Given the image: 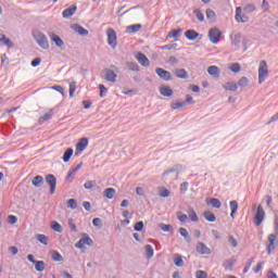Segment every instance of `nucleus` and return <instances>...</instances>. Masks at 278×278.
<instances>
[{
    "label": "nucleus",
    "mask_w": 278,
    "mask_h": 278,
    "mask_svg": "<svg viewBox=\"0 0 278 278\" xmlns=\"http://www.w3.org/2000/svg\"><path fill=\"white\" fill-rule=\"evenodd\" d=\"M33 38L37 42L38 47H40L43 50L49 49V40L47 38V35H45L42 31L34 30Z\"/></svg>",
    "instance_id": "1"
},
{
    "label": "nucleus",
    "mask_w": 278,
    "mask_h": 278,
    "mask_svg": "<svg viewBox=\"0 0 278 278\" xmlns=\"http://www.w3.org/2000/svg\"><path fill=\"white\" fill-rule=\"evenodd\" d=\"M268 77V66L266 61L258 64V84H264Z\"/></svg>",
    "instance_id": "2"
},
{
    "label": "nucleus",
    "mask_w": 278,
    "mask_h": 278,
    "mask_svg": "<svg viewBox=\"0 0 278 278\" xmlns=\"http://www.w3.org/2000/svg\"><path fill=\"white\" fill-rule=\"evenodd\" d=\"M207 37H210V40L213 45H216L220 41L222 31L217 29L216 27L211 28L210 33L207 34Z\"/></svg>",
    "instance_id": "3"
},
{
    "label": "nucleus",
    "mask_w": 278,
    "mask_h": 278,
    "mask_svg": "<svg viewBox=\"0 0 278 278\" xmlns=\"http://www.w3.org/2000/svg\"><path fill=\"white\" fill-rule=\"evenodd\" d=\"M264 219H265L264 207L258 205L256 213H255V218H254V223H255L256 227H260L261 224L264 222Z\"/></svg>",
    "instance_id": "4"
},
{
    "label": "nucleus",
    "mask_w": 278,
    "mask_h": 278,
    "mask_svg": "<svg viewBox=\"0 0 278 278\" xmlns=\"http://www.w3.org/2000/svg\"><path fill=\"white\" fill-rule=\"evenodd\" d=\"M268 245H267V254L270 255L273 251L276 250V247L278 245L277 236L270 235L267 238Z\"/></svg>",
    "instance_id": "5"
},
{
    "label": "nucleus",
    "mask_w": 278,
    "mask_h": 278,
    "mask_svg": "<svg viewBox=\"0 0 278 278\" xmlns=\"http://www.w3.org/2000/svg\"><path fill=\"white\" fill-rule=\"evenodd\" d=\"M106 37H108L109 46L112 47V49H115L117 45L115 30L112 28L106 29Z\"/></svg>",
    "instance_id": "6"
},
{
    "label": "nucleus",
    "mask_w": 278,
    "mask_h": 278,
    "mask_svg": "<svg viewBox=\"0 0 278 278\" xmlns=\"http://www.w3.org/2000/svg\"><path fill=\"white\" fill-rule=\"evenodd\" d=\"M46 184L50 186V194L56 191V177L54 175H46Z\"/></svg>",
    "instance_id": "7"
},
{
    "label": "nucleus",
    "mask_w": 278,
    "mask_h": 278,
    "mask_svg": "<svg viewBox=\"0 0 278 278\" xmlns=\"http://www.w3.org/2000/svg\"><path fill=\"white\" fill-rule=\"evenodd\" d=\"M103 73H104V79H105L106 81H109V83H111V84H115V83H116V78H117L118 76L116 75V73H115L114 71H112V70H110V68H105V70L103 71Z\"/></svg>",
    "instance_id": "8"
},
{
    "label": "nucleus",
    "mask_w": 278,
    "mask_h": 278,
    "mask_svg": "<svg viewBox=\"0 0 278 278\" xmlns=\"http://www.w3.org/2000/svg\"><path fill=\"white\" fill-rule=\"evenodd\" d=\"M182 170V166L180 164H177L170 167V169L165 170V173H163V177H167L169 176V174H176V179H178V174H181Z\"/></svg>",
    "instance_id": "9"
},
{
    "label": "nucleus",
    "mask_w": 278,
    "mask_h": 278,
    "mask_svg": "<svg viewBox=\"0 0 278 278\" xmlns=\"http://www.w3.org/2000/svg\"><path fill=\"white\" fill-rule=\"evenodd\" d=\"M88 147V139L81 138L78 143L76 144V152L75 155H80L83 151H85Z\"/></svg>",
    "instance_id": "10"
},
{
    "label": "nucleus",
    "mask_w": 278,
    "mask_h": 278,
    "mask_svg": "<svg viewBox=\"0 0 278 278\" xmlns=\"http://www.w3.org/2000/svg\"><path fill=\"white\" fill-rule=\"evenodd\" d=\"M155 73H156V75L160 76V78H161L162 80H164V81H170V80H172V74H170V72H167V71H165V70H163V68H161V67H157V68L155 70Z\"/></svg>",
    "instance_id": "11"
},
{
    "label": "nucleus",
    "mask_w": 278,
    "mask_h": 278,
    "mask_svg": "<svg viewBox=\"0 0 278 278\" xmlns=\"http://www.w3.org/2000/svg\"><path fill=\"white\" fill-rule=\"evenodd\" d=\"M195 251L200 255H211V249L207 245H205L203 242L197 243Z\"/></svg>",
    "instance_id": "12"
},
{
    "label": "nucleus",
    "mask_w": 278,
    "mask_h": 278,
    "mask_svg": "<svg viewBox=\"0 0 278 278\" xmlns=\"http://www.w3.org/2000/svg\"><path fill=\"white\" fill-rule=\"evenodd\" d=\"M236 22L245 24L249 22L248 16H242V8H236V16H235Z\"/></svg>",
    "instance_id": "13"
},
{
    "label": "nucleus",
    "mask_w": 278,
    "mask_h": 278,
    "mask_svg": "<svg viewBox=\"0 0 278 278\" xmlns=\"http://www.w3.org/2000/svg\"><path fill=\"white\" fill-rule=\"evenodd\" d=\"M136 59L140 65H142L143 67H149V58H147V55H144L142 52H138Z\"/></svg>",
    "instance_id": "14"
},
{
    "label": "nucleus",
    "mask_w": 278,
    "mask_h": 278,
    "mask_svg": "<svg viewBox=\"0 0 278 278\" xmlns=\"http://www.w3.org/2000/svg\"><path fill=\"white\" fill-rule=\"evenodd\" d=\"M207 74H210L213 78L218 79L220 76V70L218 66H210L207 67Z\"/></svg>",
    "instance_id": "15"
},
{
    "label": "nucleus",
    "mask_w": 278,
    "mask_h": 278,
    "mask_svg": "<svg viewBox=\"0 0 278 278\" xmlns=\"http://www.w3.org/2000/svg\"><path fill=\"white\" fill-rule=\"evenodd\" d=\"M77 11V7L76 5H72L67 9L64 10V12H62V17L64 18H70L71 16H73Z\"/></svg>",
    "instance_id": "16"
},
{
    "label": "nucleus",
    "mask_w": 278,
    "mask_h": 278,
    "mask_svg": "<svg viewBox=\"0 0 278 278\" xmlns=\"http://www.w3.org/2000/svg\"><path fill=\"white\" fill-rule=\"evenodd\" d=\"M199 33L197 30H193V29H189L187 31H185V37L188 38V40L190 41H194L199 38Z\"/></svg>",
    "instance_id": "17"
},
{
    "label": "nucleus",
    "mask_w": 278,
    "mask_h": 278,
    "mask_svg": "<svg viewBox=\"0 0 278 278\" xmlns=\"http://www.w3.org/2000/svg\"><path fill=\"white\" fill-rule=\"evenodd\" d=\"M141 29H142V25L141 24H135V25L126 27V34H137Z\"/></svg>",
    "instance_id": "18"
},
{
    "label": "nucleus",
    "mask_w": 278,
    "mask_h": 278,
    "mask_svg": "<svg viewBox=\"0 0 278 278\" xmlns=\"http://www.w3.org/2000/svg\"><path fill=\"white\" fill-rule=\"evenodd\" d=\"M50 40L55 43V47L62 48L64 47V41L62 38L59 37V35L52 34L50 35Z\"/></svg>",
    "instance_id": "19"
},
{
    "label": "nucleus",
    "mask_w": 278,
    "mask_h": 278,
    "mask_svg": "<svg viewBox=\"0 0 278 278\" xmlns=\"http://www.w3.org/2000/svg\"><path fill=\"white\" fill-rule=\"evenodd\" d=\"M225 91L236 92L238 90V85L233 81H228L227 84L223 85Z\"/></svg>",
    "instance_id": "20"
},
{
    "label": "nucleus",
    "mask_w": 278,
    "mask_h": 278,
    "mask_svg": "<svg viewBox=\"0 0 278 278\" xmlns=\"http://www.w3.org/2000/svg\"><path fill=\"white\" fill-rule=\"evenodd\" d=\"M229 207H230V217H232V219H236V214L238 211V202L237 201H230L229 202Z\"/></svg>",
    "instance_id": "21"
},
{
    "label": "nucleus",
    "mask_w": 278,
    "mask_h": 278,
    "mask_svg": "<svg viewBox=\"0 0 278 278\" xmlns=\"http://www.w3.org/2000/svg\"><path fill=\"white\" fill-rule=\"evenodd\" d=\"M206 205H211L213 208L219 210L222 207V202L219 199L211 198L210 201L206 202Z\"/></svg>",
    "instance_id": "22"
},
{
    "label": "nucleus",
    "mask_w": 278,
    "mask_h": 278,
    "mask_svg": "<svg viewBox=\"0 0 278 278\" xmlns=\"http://www.w3.org/2000/svg\"><path fill=\"white\" fill-rule=\"evenodd\" d=\"M31 184L36 188H42V185H43L42 176L41 175H37L36 177H34Z\"/></svg>",
    "instance_id": "23"
},
{
    "label": "nucleus",
    "mask_w": 278,
    "mask_h": 278,
    "mask_svg": "<svg viewBox=\"0 0 278 278\" xmlns=\"http://www.w3.org/2000/svg\"><path fill=\"white\" fill-rule=\"evenodd\" d=\"M0 43L9 48L14 47L13 42L7 37V35H3V34H0Z\"/></svg>",
    "instance_id": "24"
},
{
    "label": "nucleus",
    "mask_w": 278,
    "mask_h": 278,
    "mask_svg": "<svg viewBox=\"0 0 278 278\" xmlns=\"http://www.w3.org/2000/svg\"><path fill=\"white\" fill-rule=\"evenodd\" d=\"M160 92L162 97H172L173 90L168 86H161Z\"/></svg>",
    "instance_id": "25"
},
{
    "label": "nucleus",
    "mask_w": 278,
    "mask_h": 278,
    "mask_svg": "<svg viewBox=\"0 0 278 278\" xmlns=\"http://www.w3.org/2000/svg\"><path fill=\"white\" fill-rule=\"evenodd\" d=\"M73 155H74V149L67 148L66 151L64 152V156H62V160L64 161V163H68Z\"/></svg>",
    "instance_id": "26"
},
{
    "label": "nucleus",
    "mask_w": 278,
    "mask_h": 278,
    "mask_svg": "<svg viewBox=\"0 0 278 278\" xmlns=\"http://www.w3.org/2000/svg\"><path fill=\"white\" fill-rule=\"evenodd\" d=\"M174 75H176L178 79H188V73L182 68L174 71Z\"/></svg>",
    "instance_id": "27"
},
{
    "label": "nucleus",
    "mask_w": 278,
    "mask_h": 278,
    "mask_svg": "<svg viewBox=\"0 0 278 278\" xmlns=\"http://www.w3.org/2000/svg\"><path fill=\"white\" fill-rule=\"evenodd\" d=\"M73 30H75L78 35L83 37H86L88 35V30L80 25L73 26Z\"/></svg>",
    "instance_id": "28"
},
{
    "label": "nucleus",
    "mask_w": 278,
    "mask_h": 278,
    "mask_svg": "<svg viewBox=\"0 0 278 278\" xmlns=\"http://www.w3.org/2000/svg\"><path fill=\"white\" fill-rule=\"evenodd\" d=\"M116 194L115 189L113 188H109V189H104L103 195L109 199V200H113L114 197Z\"/></svg>",
    "instance_id": "29"
},
{
    "label": "nucleus",
    "mask_w": 278,
    "mask_h": 278,
    "mask_svg": "<svg viewBox=\"0 0 278 278\" xmlns=\"http://www.w3.org/2000/svg\"><path fill=\"white\" fill-rule=\"evenodd\" d=\"M52 116H53L52 111L45 113V115L39 117V119H38L39 125H42L43 123H46L49 119H52Z\"/></svg>",
    "instance_id": "30"
},
{
    "label": "nucleus",
    "mask_w": 278,
    "mask_h": 278,
    "mask_svg": "<svg viewBox=\"0 0 278 278\" xmlns=\"http://www.w3.org/2000/svg\"><path fill=\"white\" fill-rule=\"evenodd\" d=\"M178 232L187 242H191V236H189L188 230L186 228L180 227L178 229Z\"/></svg>",
    "instance_id": "31"
},
{
    "label": "nucleus",
    "mask_w": 278,
    "mask_h": 278,
    "mask_svg": "<svg viewBox=\"0 0 278 278\" xmlns=\"http://www.w3.org/2000/svg\"><path fill=\"white\" fill-rule=\"evenodd\" d=\"M144 251H146V257H148V260H150V258L153 257V255H154V250H153L152 245L146 244Z\"/></svg>",
    "instance_id": "32"
},
{
    "label": "nucleus",
    "mask_w": 278,
    "mask_h": 278,
    "mask_svg": "<svg viewBox=\"0 0 278 278\" xmlns=\"http://www.w3.org/2000/svg\"><path fill=\"white\" fill-rule=\"evenodd\" d=\"M33 264L35 265V268L38 273H42L46 269V263L43 261H37Z\"/></svg>",
    "instance_id": "33"
},
{
    "label": "nucleus",
    "mask_w": 278,
    "mask_h": 278,
    "mask_svg": "<svg viewBox=\"0 0 278 278\" xmlns=\"http://www.w3.org/2000/svg\"><path fill=\"white\" fill-rule=\"evenodd\" d=\"M204 217L207 222L210 223H215L216 222V217H215V214L212 213L211 211H205L204 212Z\"/></svg>",
    "instance_id": "34"
},
{
    "label": "nucleus",
    "mask_w": 278,
    "mask_h": 278,
    "mask_svg": "<svg viewBox=\"0 0 278 278\" xmlns=\"http://www.w3.org/2000/svg\"><path fill=\"white\" fill-rule=\"evenodd\" d=\"M206 20L214 23L216 21V13L211 9H206Z\"/></svg>",
    "instance_id": "35"
},
{
    "label": "nucleus",
    "mask_w": 278,
    "mask_h": 278,
    "mask_svg": "<svg viewBox=\"0 0 278 278\" xmlns=\"http://www.w3.org/2000/svg\"><path fill=\"white\" fill-rule=\"evenodd\" d=\"M188 215H189L191 222H193V223L199 222V217L197 215V212L193 208H189Z\"/></svg>",
    "instance_id": "36"
},
{
    "label": "nucleus",
    "mask_w": 278,
    "mask_h": 278,
    "mask_svg": "<svg viewBox=\"0 0 278 278\" xmlns=\"http://www.w3.org/2000/svg\"><path fill=\"white\" fill-rule=\"evenodd\" d=\"M127 66H128V71H131L134 73L140 72V66L136 62H129Z\"/></svg>",
    "instance_id": "37"
},
{
    "label": "nucleus",
    "mask_w": 278,
    "mask_h": 278,
    "mask_svg": "<svg viewBox=\"0 0 278 278\" xmlns=\"http://www.w3.org/2000/svg\"><path fill=\"white\" fill-rule=\"evenodd\" d=\"M237 86H239L241 89L248 88V86H249L248 77H245V76L241 77L240 80L238 81Z\"/></svg>",
    "instance_id": "38"
},
{
    "label": "nucleus",
    "mask_w": 278,
    "mask_h": 278,
    "mask_svg": "<svg viewBox=\"0 0 278 278\" xmlns=\"http://www.w3.org/2000/svg\"><path fill=\"white\" fill-rule=\"evenodd\" d=\"M193 14L195 15L197 21H199L200 23L204 22V14L200 11V9H195L193 11Z\"/></svg>",
    "instance_id": "39"
},
{
    "label": "nucleus",
    "mask_w": 278,
    "mask_h": 278,
    "mask_svg": "<svg viewBox=\"0 0 278 278\" xmlns=\"http://www.w3.org/2000/svg\"><path fill=\"white\" fill-rule=\"evenodd\" d=\"M80 241H84V244L87 247L93 245V240L90 237H88V235H84Z\"/></svg>",
    "instance_id": "40"
},
{
    "label": "nucleus",
    "mask_w": 278,
    "mask_h": 278,
    "mask_svg": "<svg viewBox=\"0 0 278 278\" xmlns=\"http://www.w3.org/2000/svg\"><path fill=\"white\" fill-rule=\"evenodd\" d=\"M96 187H97V181L94 180H88L87 182L84 184V188L87 190H92Z\"/></svg>",
    "instance_id": "41"
},
{
    "label": "nucleus",
    "mask_w": 278,
    "mask_h": 278,
    "mask_svg": "<svg viewBox=\"0 0 278 278\" xmlns=\"http://www.w3.org/2000/svg\"><path fill=\"white\" fill-rule=\"evenodd\" d=\"M38 242H41L43 245H48V237L46 235H36Z\"/></svg>",
    "instance_id": "42"
},
{
    "label": "nucleus",
    "mask_w": 278,
    "mask_h": 278,
    "mask_svg": "<svg viewBox=\"0 0 278 278\" xmlns=\"http://www.w3.org/2000/svg\"><path fill=\"white\" fill-rule=\"evenodd\" d=\"M66 207L70 210H76L77 208V202L75 199L67 200Z\"/></svg>",
    "instance_id": "43"
},
{
    "label": "nucleus",
    "mask_w": 278,
    "mask_h": 278,
    "mask_svg": "<svg viewBox=\"0 0 278 278\" xmlns=\"http://www.w3.org/2000/svg\"><path fill=\"white\" fill-rule=\"evenodd\" d=\"M174 264L181 268L184 266V261H182V257L180 255H176V257H174Z\"/></svg>",
    "instance_id": "44"
},
{
    "label": "nucleus",
    "mask_w": 278,
    "mask_h": 278,
    "mask_svg": "<svg viewBox=\"0 0 278 278\" xmlns=\"http://www.w3.org/2000/svg\"><path fill=\"white\" fill-rule=\"evenodd\" d=\"M52 229H53L56 233H62V232H63L62 225L59 224L58 222H53V223H52Z\"/></svg>",
    "instance_id": "45"
},
{
    "label": "nucleus",
    "mask_w": 278,
    "mask_h": 278,
    "mask_svg": "<svg viewBox=\"0 0 278 278\" xmlns=\"http://www.w3.org/2000/svg\"><path fill=\"white\" fill-rule=\"evenodd\" d=\"M52 260H53L54 262H62V261H63V256H62V254H60L59 252L54 251V252L52 253Z\"/></svg>",
    "instance_id": "46"
},
{
    "label": "nucleus",
    "mask_w": 278,
    "mask_h": 278,
    "mask_svg": "<svg viewBox=\"0 0 278 278\" xmlns=\"http://www.w3.org/2000/svg\"><path fill=\"white\" fill-rule=\"evenodd\" d=\"M176 48H177V43H168V45L160 47L161 50H168V51L176 49Z\"/></svg>",
    "instance_id": "47"
},
{
    "label": "nucleus",
    "mask_w": 278,
    "mask_h": 278,
    "mask_svg": "<svg viewBox=\"0 0 278 278\" xmlns=\"http://www.w3.org/2000/svg\"><path fill=\"white\" fill-rule=\"evenodd\" d=\"M186 105H187L186 102H174V103H172V109L173 110H178V109H181V108H184Z\"/></svg>",
    "instance_id": "48"
},
{
    "label": "nucleus",
    "mask_w": 278,
    "mask_h": 278,
    "mask_svg": "<svg viewBox=\"0 0 278 278\" xmlns=\"http://www.w3.org/2000/svg\"><path fill=\"white\" fill-rule=\"evenodd\" d=\"M232 73L238 74L240 72V64L239 63H232L229 67Z\"/></svg>",
    "instance_id": "49"
},
{
    "label": "nucleus",
    "mask_w": 278,
    "mask_h": 278,
    "mask_svg": "<svg viewBox=\"0 0 278 278\" xmlns=\"http://www.w3.org/2000/svg\"><path fill=\"white\" fill-rule=\"evenodd\" d=\"M254 11H256V8L253 3L247 4L244 8L245 13H253Z\"/></svg>",
    "instance_id": "50"
},
{
    "label": "nucleus",
    "mask_w": 278,
    "mask_h": 278,
    "mask_svg": "<svg viewBox=\"0 0 278 278\" xmlns=\"http://www.w3.org/2000/svg\"><path fill=\"white\" fill-rule=\"evenodd\" d=\"M180 33H181L180 29H178V30H176V29L170 30V33H168V35H167V38H178Z\"/></svg>",
    "instance_id": "51"
},
{
    "label": "nucleus",
    "mask_w": 278,
    "mask_h": 278,
    "mask_svg": "<svg viewBox=\"0 0 278 278\" xmlns=\"http://www.w3.org/2000/svg\"><path fill=\"white\" fill-rule=\"evenodd\" d=\"M76 91V81H72L70 84V97L73 98L74 97V93Z\"/></svg>",
    "instance_id": "52"
},
{
    "label": "nucleus",
    "mask_w": 278,
    "mask_h": 278,
    "mask_svg": "<svg viewBox=\"0 0 278 278\" xmlns=\"http://www.w3.org/2000/svg\"><path fill=\"white\" fill-rule=\"evenodd\" d=\"M160 228L163 232H169L172 230V225H165L164 223H161Z\"/></svg>",
    "instance_id": "53"
},
{
    "label": "nucleus",
    "mask_w": 278,
    "mask_h": 278,
    "mask_svg": "<svg viewBox=\"0 0 278 278\" xmlns=\"http://www.w3.org/2000/svg\"><path fill=\"white\" fill-rule=\"evenodd\" d=\"M160 197L161 198H169L170 197V191L168 189H161L160 190Z\"/></svg>",
    "instance_id": "54"
},
{
    "label": "nucleus",
    "mask_w": 278,
    "mask_h": 278,
    "mask_svg": "<svg viewBox=\"0 0 278 278\" xmlns=\"http://www.w3.org/2000/svg\"><path fill=\"white\" fill-rule=\"evenodd\" d=\"M67 225L70 226V228H71V230H72L73 232H76V231H77L76 225H75V222H74L73 218L67 219Z\"/></svg>",
    "instance_id": "55"
},
{
    "label": "nucleus",
    "mask_w": 278,
    "mask_h": 278,
    "mask_svg": "<svg viewBox=\"0 0 278 278\" xmlns=\"http://www.w3.org/2000/svg\"><path fill=\"white\" fill-rule=\"evenodd\" d=\"M135 231L141 232L143 230V222L140 220L134 226Z\"/></svg>",
    "instance_id": "56"
},
{
    "label": "nucleus",
    "mask_w": 278,
    "mask_h": 278,
    "mask_svg": "<svg viewBox=\"0 0 278 278\" xmlns=\"http://www.w3.org/2000/svg\"><path fill=\"white\" fill-rule=\"evenodd\" d=\"M195 278H207V273L205 270H197Z\"/></svg>",
    "instance_id": "57"
},
{
    "label": "nucleus",
    "mask_w": 278,
    "mask_h": 278,
    "mask_svg": "<svg viewBox=\"0 0 278 278\" xmlns=\"http://www.w3.org/2000/svg\"><path fill=\"white\" fill-rule=\"evenodd\" d=\"M228 242H229L230 247H233V248H237V247H238L237 239L233 238V236H229V237H228Z\"/></svg>",
    "instance_id": "58"
},
{
    "label": "nucleus",
    "mask_w": 278,
    "mask_h": 278,
    "mask_svg": "<svg viewBox=\"0 0 278 278\" xmlns=\"http://www.w3.org/2000/svg\"><path fill=\"white\" fill-rule=\"evenodd\" d=\"M241 38H242V35L236 34V35L232 37V42H233V45H235V46H239Z\"/></svg>",
    "instance_id": "59"
},
{
    "label": "nucleus",
    "mask_w": 278,
    "mask_h": 278,
    "mask_svg": "<svg viewBox=\"0 0 278 278\" xmlns=\"http://www.w3.org/2000/svg\"><path fill=\"white\" fill-rule=\"evenodd\" d=\"M100 89V97L103 98L108 93V88L104 87V85H99Z\"/></svg>",
    "instance_id": "60"
},
{
    "label": "nucleus",
    "mask_w": 278,
    "mask_h": 278,
    "mask_svg": "<svg viewBox=\"0 0 278 278\" xmlns=\"http://www.w3.org/2000/svg\"><path fill=\"white\" fill-rule=\"evenodd\" d=\"M189 188V184L188 182H184L180 185V193L185 194L188 191Z\"/></svg>",
    "instance_id": "61"
},
{
    "label": "nucleus",
    "mask_w": 278,
    "mask_h": 278,
    "mask_svg": "<svg viewBox=\"0 0 278 278\" xmlns=\"http://www.w3.org/2000/svg\"><path fill=\"white\" fill-rule=\"evenodd\" d=\"M8 219H9V224L11 225L17 224V216L15 215H9Z\"/></svg>",
    "instance_id": "62"
},
{
    "label": "nucleus",
    "mask_w": 278,
    "mask_h": 278,
    "mask_svg": "<svg viewBox=\"0 0 278 278\" xmlns=\"http://www.w3.org/2000/svg\"><path fill=\"white\" fill-rule=\"evenodd\" d=\"M92 224L94 227H102V220L101 218H93Z\"/></svg>",
    "instance_id": "63"
},
{
    "label": "nucleus",
    "mask_w": 278,
    "mask_h": 278,
    "mask_svg": "<svg viewBox=\"0 0 278 278\" xmlns=\"http://www.w3.org/2000/svg\"><path fill=\"white\" fill-rule=\"evenodd\" d=\"M262 9H263V12H267L268 11V2L266 0H263Z\"/></svg>",
    "instance_id": "64"
}]
</instances>
